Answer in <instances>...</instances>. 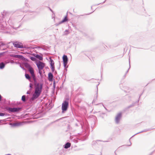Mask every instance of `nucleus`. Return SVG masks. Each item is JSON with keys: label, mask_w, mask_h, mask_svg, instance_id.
Listing matches in <instances>:
<instances>
[{"label": "nucleus", "mask_w": 155, "mask_h": 155, "mask_svg": "<svg viewBox=\"0 0 155 155\" xmlns=\"http://www.w3.org/2000/svg\"><path fill=\"white\" fill-rule=\"evenodd\" d=\"M97 96H98V89L97 88V92L94 95V99L93 100V101L92 102V104H94V103H95V101L97 99Z\"/></svg>", "instance_id": "obj_18"}, {"label": "nucleus", "mask_w": 155, "mask_h": 155, "mask_svg": "<svg viewBox=\"0 0 155 155\" xmlns=\"http://www.w3.org/2000/svg\"><path fill=\"white\" fill-rule=\"evenodd\" d=\"M129 69H128V70L126 72L125 75H126L127 74V73L128 72L129 69L130 68V58H129Z\"/></svg>", "instance_id": "obj_34"}, {"label": "nucleus", "mask_w": 155, "mask_h": 155, "mask_svg": "<svg viewBox=\"0 0 155 155\" xmlns=\"http://www.w3.org/2000/svg\"><path fill=\"white\" fill-rule=\"evenodd\" d=\"M11 155V154H7L6 155Z\"/></svg>", "instance_id": "obj_59"}, {"label": "nucleus", "mask_w": 155, "mask_h": 155, "mask_svg": "<svg viewBox=\"0 0 155 155\" xmlns=\"http://www.w3.org/2000/svg\"><path fill=\"white\" fill-rule=\"evenodd\" d=\"M0 47L2 46H4L5 45V44H4L3 43V42H2V41H1V42H0Z\"/></svg>", "instance_id": "obj_37"}, {"label": "nucleus", "mask_w": 155, "mask_h": 155, "mask_svg": "<svg viewBox=\"0 0 155 155\" xmlns=\"http://www.w3.org/2000/svg\"><path fill=\"white\" fill-rule=\"evenodd\" d=\"M11 42L13 44L14 47L16 48H24L23 44L21 42H20L17 41H12ZM25 48V47H24Z\"/></svg>", "instance_id": "obj_5"}, {"label": "nucleus", "mask_w": 155, "mask_h": 155, "mask_svg": "<svg viewBox=\"0 0 155 155\" xmlns=\"http://www.w3.org/2000/svg\"><path fill=\"white\" fill-rule=\"evenodd\" d=\"M55 81H54V82L53 83V86L54 87H55Z\"/></svg>", "instance_id": "obj_46"}, {"label": "nucleus", "mask_w": 155, "mask_h": 155, "mask_svg": "<svg viewBox=\"0 0 155 155\" xmlns=\"http://www.w3.org/2000/svg\"><path fill=\"white\" fill-rule=\"evenodd\" d=\"M33 84H32L31 83H30L29 84V87H30V88L29 91H28L27 92L26 94H28L30 95V96H31V89L33 88Z\"/></svg>", "instance_id": "obj_13"}, {"label": "nucleus", "mask_w": 155, "mask_h": 155, "mask_svg": "<svg viewBox=\"0 0 155 155\" xmlns=\"http://www.w3.org/2000/svg\"><path fill=\"white\" fill-rule=\"evenodd\" d=\"M54 74H57V72L56 71H54Z\"/></svg>", "instance_id": "obj_51"}, {"label": "nucleus", "mask_w": 155, "mask_h": 155, "mask_svg": "<svg viewBox=\"0 0 155 155\" xmlns=\"http://www.w3.org/2000/svg\"><path fill=\"white\" fill-rule=\"evenodd\" d=\"M6 110L9 113L18 112L21 110L22 108L21 107H6Z\"/></svg>", "instance_id": "obj_3"}, {"label": "nucleus", "mask_w": 155, "mask_h": 155, "mask_svg": "<svg viewBox=\"0 0 155 155\" xmlns=\"http://www.w3.org/2000/svg\"><path fill=\"white\" fill-rule=\"evenodd\" d=\"M34 55L35 57H36V58H37L39 60L42 61L43 59V57L42 56L39 55L38 54H34Z\"/></svg>", "instance_id": "obj_17"}, {"label": "nucleus", "mask_w": 155, "mask_h": 155, "mask_svg": "<svg viewBox=\"0 0 155 155\" xmlns=\"http://www.w3.org/2000/svg\"><path fill=\"white\" fill-rule=\"evenodd\" d=\"M11 63L12 64V63H14V61H13L12 62H11Z\"/></svg>", "instance_id": "obj_56"}, {"label": "nucleus", "mask_w": 155, "mask_h": 155, "mask_svg": "<svg viewBox=\"0 0 155 155\" xmlns=\"http://www.w3.org/2000/svg\"><path fill=\"white\" fill-rule=\"evenodd\" d=\"M25 67L27 68V69H31L32 67L27 62H24L23 63Z\"/></svg>", "instance_id": "obj_16"}, {"label": "nucleus", "mask_w": 155, "mask_h": 155, "mask_svg": "<svg viewBox=\"0 0 155 155\" xmlns=\"http://www.w3.org/2000/svg\"><path fill=\"white\" fill-rule=\"evenodd\" d=\"M62 118H61L60 119H61ZM60 120V119H59ZM59 120V119H58V120H57L55 121H54V122H51V123H50L49 124H48L47 126H46V127H48L50 126V125H51L52 124H53V123H55L58 121Z\"/></svg>", "instance_id": "obj_26"}, {"label": "nucleus", "mask_w": 155, "mask_h": 155, "mask_svg": "<svg viewBox=\"0 0 155 155\" xmlns=\"http://www.w3.org/2000/svg\"><path fill=\"white\" fill-rule=\"evenodd\" d=\"M4 33L6 34H8L11 35H13L14 34V32L11 31H6L4 32Z\"/></svg>", "instance_id": "obj_31"}, {"label": "nucleus", "mask_w": 155, "mask_h": 155, "mask_svg": "<svg viewBox=\"0 0 155 155\" xmlns=\"http://www.w3.org/2000/svg\"><path fill=\"white\" fill-rule=\"evenodd\" d=\"M20 67H21L22 69L23 70H25V69L24 68V67H22V66H21V64H20Z\"/></svg>", "instance_id": "obj_42"}, {"label": "nucleus", "mask_w": 155, "mask_h": 155, "mask_svg": "<svg viewBox=\"0 0 155 155\" xmlns=\"http://www.w3.org/2000/svg\"><path fill=\"white\" fill-rule=\"evenodd\" d=\"M62 59L64 67L66 69L68 67V66H67L68 62V59L67 56L66 55L64 54L62 57ZM66 70L67 71V69H66Z\"/></svg>", "instance_id": "obj_6"}, {"label": "nucleus", "mask_w": 155, "mask_h": 155, "mask_svg": "<svg viewBox=\"0 0 155 155\" xmlns=\"http://www.w3.org/2000/svg\"><path fill=\"white\" fill-rule=\"evenodd\" d=\"M102 114H104V113H102Z\"/></svg>", "instance_id": "obj_63"}, {"label": "nucleus", "mask_w": 155, "mask_h": 155, "mask_svg": "<svg viewBox=\"0 0 155 155\" xmlns=\"http://www.w3.org/2000/svg\"><path fill=\"white\" fill-rule=\"evenodd\" d=\"M38 73L39 74L40 76L41 77V78H42L43 77V74H42V72L41 71L42 69H38Z\"/></svg>", "instance_id": "obj_28"}, {"label": "nucleus", "mask_w": 155, "mask_h": 155, "mask_svg": "<svg viewBox=\"0 0 155 155\" xmlns=\"http://www.w3.org/2000/svg\"><path fill=\"white\" fill-rule=\"evenodd\" d=\"M48 79L49 81H52L54 80L53 78V75L51 72H49L48 74Z\"/></svg>", "instance_id": "obj_12"}, {"label": "nucleus", "mask_w": 155, "mask_h": 155, "mask_svg": "<svg viewBox=\"0 0 155 155\" xmlns=\"http://www.w3.org/2000/svg\"><path fill=\"white\" fill-rule=\"evenodd\" d=\"M38 83H37V80L34 81L33 84L35 85V86H36V85H37L38 84Z\"/></svg>", "instance_id": "obj_35"}, {"label": "nucleus", "mask_w": 155, "mask_h": 155, "mask_svg": "<svg viewBox=\"0 0 155 155\" xmlns=\"http://www.w3.org/2000/svg\"><path fill=\"white\" fill-rule=\"evenodd\" d=\"M4 22L3 19L2 18H0V23H2Z\"/></svg>", "instance_id": "obj_39"}, {"label": "nucleus", "mask_w": 155, "mask_h": 155, "mask_svg": "<svg viewBox=\"0 0 155 155\" xmlns=\"http://www.w3.org/2000/svg\"><path fill=\"white\" fill-rule=\"evenodd\" d=\"M114 153L115 154V155H117L116 153V151H114Z\"/></svg>", "instance_id": "obj_57"}, {"label": "nucleus", "mask_w": 155, "mask_h": 155, "mask_svg": "<svg viewBox=\"0 0 155 155\" xmlns=\"http://www.w3.org/2000/svg\"><path fill=\"white\" fill-rule=\"evenodd\" d=\"M69 99L68 98H66L62 104V113H64L68 110L69 106Z\"/></svg>", "instance_id": "obj_2"}, {"label": "nucleus", "mask_w": 155, "mask_h": 155, "mask_svg": "<svg viewBox=\"0 0 155 155\" xmlns=\"http://www.w3.org/2000/svg\"><path fill=\"white\" fill-rule=\"evenodd\" d=\"M33 79L34 81H37V79L36 77L35 78H33Z\"/></svg>", "instance_id": "obj_45"}, {"label": "nucleus", "mask_w": 155, "mask_h": 155, "mask_svg": "<svg viewBox=\"0 0 155 155\" xmlns=\"http://www.w3.org/2000/svg\"><path fill=\"white\" fill-rule=\"evenodd\" d=\"M99 141H102L103 142H107V141H102L99 140H97L96 141H93L92 143V146L95 145L97 143L98 144V142Z\"/></svg>", "instance_id": "obj_20"}, {"label": "nucleus", "mask_w": 155, "mask_h": 155, "mask_svg": "<svg viewBox=\"0 0 155 155\" xmlns=\"http://www.w3.org/2000/svg\"><path fill=\"white\" fill-rule=\"evenodd\" d=\"M28 11H26V10H25V11H24H24H23V12H28Z\"/></svg>", "instance_id": "obj_50"}, {"label": "nucleus", "mask_w": 155, "mask_h": 155, "mask_svg": "<svg viewBox=\"0 0 155 155\" xmlns=\"http://www.w3.org/2000/svg\"><path fill=\"white\" fill-rule=\"evenodd\" d=\"M71 146V144L69 142H67L64 146V147L65 149H68Z\"/></svg>", "instance_id": "obj_19"}, {"label": "nucleus", "mask_w": 155, "mask_h": 155, "mask_svg": "<svg viewBox=\"0 0 155 155\" xmlns=\"http://www.w3.org/2000/svg\"><path fill=\"white\" fill-rule=\"evenodd\" d=\"M86 140V139H84V140H83V141H84V140Z\"/></svg>", "instance_id": "obj_62"}, {"label": "nucleus", "mask_w": 155, "mask_h": 155, "mask_svg": "<svg viewBox=\"0 0 155 155\" xmlns=\"http://www.w3.org/2000/svg\"><path fill=\"white\" fill-rule=\"evenodd\" d=\"M142 94V93L140 95V96H139V99L140 98V97H141V95Z\"/></svg>", "instance_id": "obj_53"}, {"label": "nucleus", "mask_w": 155, "mask_h": 155, "mask_svg": "<svg viewBox=\"0 0 155 155\" xmlns=\"http://www.w3.org/2000/svg\"><path fill=\"white\" fill-rule=\"evenodd\" d=\"M10 56L11 57H13L16 58H18L20 60H22L24 61H28V59L24 57V56L22 55L19 54H11L10 55Z\"/></svg>", "instance_id": "obj_4"}, {"label": "nucleus", "mask_w": 155, "mask_h": 155, "mask_svg": "<svg viewBox=\"0 0 155 155\" xmlns=\"http://www.w3.org/2000/svg\"><path fill=\"white\" fill-rule=\"evenodd\" d=\"M130 91H131V89H130L129 87H127L125 88L124 91L126 92H129Z\"/></svg>", "instance_id": "obj_25"}, {"label": "nucleus", "mask_w": 155, "mask_h": 155, "mask_svg": "<svg viewBox=\"0 0 155 155\" xmlns=\"http://www.w3.org/2000/svg\"><path fill=\"white\" fill-rule=\"evenodd\" d=\"M155 129V128H149V129H144L142 131H140L139 132H138L136 134H134V135H133L132 137H133L134 136H135V135L137 134H139L140 133H142V132H147V131H150L151 130H152V129Z\"/></svg>", "instance_id": "obj_14"}, {"label": "nucleus", "mask_w": 155, "mask_h": 155, "mask_svg": "<svg viewBox=\"0 0 155 155\" xmlns=\"http://www.w3.org/2000/svg\"><path fill=\"white\" fill-rule=\"evenodd\" d=\"M5 50V49H3V50Z\"/></svg>", "instance_id": "obj_61"}, {"label": "nucleus", "mask_w": 155, "mask_h": 155, "mask_svg": "<svg viewBox=\"0 0 155 155\" xmlns=\"http://www.w3.org/2000/svg\"><path fill=\"white\" fill-rule=\"evenodd\" d=\"M31 60L32 61H35L36 60V57H35L31 56L30 57Z\"/></svg>", "instance_id": "obj_32"}, {"label": "nucleus", "mask_w": 155, "mask_h": 155, "mask_svg": "<svg viewBox=\"0 0 155 155\" xmlns=\"http://www.w3.org/2000/svg\"><path fill=\"white\" fill-rule=\"evenodd\" d=\"M103 105V107H104V108L107 110V108L103 105V104H102Z\"/></svg>", "instance_id": "obj_49"}, {"label": "nucleus", "mask_w": 155, "mask_h": 155, "mask_svg": "<svg viewBox=\"0 0 155 155\" xmlns=\"http://www.w3.org/2000/svg\"><path fill=\"white\" fill-rule=\"evenodd\" d=\"M42 86L43 84H40L39 83H38V84L35 86V92L33 94L32 97L30 99V101L31 102L34 101L39 97L42 92Z\"/></svg>", "instance_id": "obj_1"}, {"label": "nucleus", "mask_w": 155, "mask_h": 155, "mask_svg": "<svg viewBox=\"0 0 155 155\" xmlns=\"http://www.w3.org/2000/svg\"><path fill=\"white\" fill-rule=\"evenodd\" d=\"M28 71L31 74L34 73V70L32 67L31 69H28Z\"/></svg>", "instance_id": "obj_27"}, {"label": "nucleus", "mask_w": 155, "mask_h": 155, "mask_svg": "<svg viewBox=\"0 0 155 155\" xmlns=\"http://www.w3.org/2000/svg\"><path fill=\"white\" fill-rule=\"evenodd\" d=\"M2 121V120H0V123H1V121Z\"/></svg>", "instance_id": "obj_60"}, {"label": "nucleus", "mask_w": 155, "mask_h": 155, "mask_svg": "<svg viewBox=\"0 0 155 155\" xmlns=\"http://www.w3.org/2000/svg\"><path fill=\"white\" fill-rule=\"evenodd\" d=\"M68 20V18H67V14L66 15L63 19L61 21H60L58 24H56V25L57 26L58 25L61 24L62 23H63L64 22H66Z\"/></svg>", "instance_id": "obj_11"}, {"label": "nucleus", "mask_w": 155, "mask_h": 155, "mask_svg": "<svg viewBox=\"0 0 155 155\" xmlns=\"http://www.w3.org/2000/svg\"><path fill=\"white\" fill-rule=\"evenodd\" d=\"M5 115L8 116H9V115L8 114H5V113L0 112V116H4Z\"/></svg>", "instance_id": "obj_30"}, {"label": "nucleus", "mask_w": 155, "mask_h": 155, "mask_svg": "<svg viewBox=\"0 0 155 155\" xmlns=\"http://www.w3.org/2000/svg\"><path fill=\"white\" fill-rule=\"evenodd\" d=\"M83 125L82 123H80L81 127L83 128V127H85L86 129L88 128L89 127L88 123L87 122H83Z\"/></svg>", "instance_id": "obj_15"}, {"label": "nucleus", "mask_w": 155, "mask_h": 155, "mask_svg": "<svg viewBox=\"0 0 155 155\" xmlns=\"http://www.w3.org/2000/svg\"><path fill=\"white\" fill-rule=\"evenodd\" d=\"M153 153V152H152L149 155H151Z\"/></svg>", "instance_id": "obj_55"}, {"label": "nucleus", "mask_w": 155, "mask_h": 155, "mask_svg": "<svg viewBox=\"0 0 155 155\" xmlns=\"http://www.w3.org/2000/svg\"><path fill=\"white\" fill-rule=\"evenodd\" d=\"M35 64L38 69L42 70L45 65V63L39 61H36Z\"/></svg>", "instance_id": "obj_7"}, {"label": "nucleus", "mask_w": 155, "mask_h": 155, "mask_svg": "<svg viewBox=\"0 0 155 155\" xmlns=\"http://www.w3.org/2000/svg\"><path fill=\"white\" fill-rule=\"evenodd\" d=\"M58 69H60V67H59V68H58Z\"/></svg>", "instance_id": "obj_64"}, {"label": "nucleus", "mask_w": 155, "mask_h": 155, "mask_svg": "<svg viewBox=\"0 0 155 155\" xmlns=\"http://www.w3.org/2000/svg\"><path fill=\"white\" fill-rule=\"evenodd\" d=\"M94 11H94H93V12H91V13H88V14H87V15H89V14H91V13H92Z\"/></svg>", "instance_id": "obj_54"}, {"label": "nucleus", "mask_w": 155, "mask_h": 155, "mask_svg": "<svg viewBox=\"0 0 155 155\" xmlns=\"http://www.w3.org/2000/svg\"><path fill=\"white\" fill-rule=\"evenodd\" d=\"M2 96L0 94V101H1L2 100Z\"/></svg>", "instance_id": "obj_47"}, {"label": "nucleus", "mask_w": 155, "mask_h": 155, "mask_svg": "<svg viewBox=\"0 0 155 155\" xmlns=\"http://www.w3.org/2000/svg\"><path fill=\"white\" fill-rule=\"evenodd\" d=\"M65 32H68L67 33H65V35H67L68 34V30H65Z\"/></svg>", "instance_id": "obj_43"}, {"label": "nucleus", "mask_w": 155, "mask_h": 155, "mask_svg": "<svg viewBox=\"0 0 155 155\" xmlns=\"http://www.w3.org/2000/svg\"><path fill=\"white\" fill-rule=\"evenodd\" d=\"M8 62L5 61L1 62H0V69L2 70L4 68L6 64Z\"/></svg>", "instance_id": "obj_10"}, {"label": "nucleus", "mask_w": 155, "mask_h": 155, "mask_svg": "<svg viewBox=\"0 0 155 155\" xmlns=\"http://www.w3.org/2000/svg\"><path fill=\"white\" fill-rule=\"evenodd\" d=\"M28 4L26 3V4H25V5H26V6H25V7H28Z\"/></svg>", "instance_id": "obj_48"}, {"label": "nucleus", "mask_w": 155, "mask_h": 155, "mask_svg": "<svg viewBox=\"0 0 155 155\" xmlns=\"http://www.w3.org/2000/svg\"><path fill=\"white\" fill-rule=\"evenodd\" d=\"M21 125V124L18 123H14L12 125V127H15L19 126V125Z\"/></svg>", "instance_id": "obj_23"}, {"label": "nucleus", "mask_w": 155, "mask_h": 155, "mask_svg": "<svg viewBox=\"0 0 155 155\" xmlns=\"http://www.w3.org/2000/svg\"><path fill=\"white\" fill-rule=\"evenodd\" d=\"M107 0H105V1L104 2H102V3H99V4H98L96 5H99L100 4H103L105 2L107 1Z\"/></svg>", "instance_id": "obj_40"}, {"label": "nucleus", "mask_w": 155, "mask_h": 155, "mask_svg": "<svg viewBox=\"0 0 155 155\" xmlns=\"http://www.w3.org/2000/svg\"><path fill=\"white\" fill-rule=\"evenodd\" d=\"M31 75L33 78H35L36 77L34 73L32 74H31Z\"/></svg>", "instance_id": "obj_41"}, {"label": "nucleus", "mask_w": 155, "mask_h": 155, "mask_svg": "<svg viewBox=\"0 0 155 155\" xmlns=\"http://www.w3.org/2000/svg\"><path fill=\"white\" fill-rule=\"evenodd\" d=\"M125 98L127 99L128 101H130L131 97L130 96H127L125 97Z\"/></svg>", "instance_id": "obj_33"}, {"label": "nucleus", "mask_w": 155, "mask_h": 155, "mask_svg": "<svg viewBox=\"0 0 155 155\" xmlns=\"http://www.w3.org/2000/svg\"><path fill=\"white\" fill-rule=\"evenodd\" d=\"M6 52H3L0 53V58L3 56L5 53Z\"/></svg>", "instance_id": "obj_36"}, {"label": "nucleus", "mask_w": 155, "mask_h": 155, "mask_svg": "<svg viewBox=\"0 0 155 155\" xmlns=\"http://www.w3.org/2000/svg\"><path fill=\"white\" fill-rule=\"evenodd\" d=\"M31 97L30 98L28 95L26 96L25 95H23L22 96L21 100L23 102H25L29 99V101L31 103L32 101L31 102L30 101V99Z\"/></svg>", "instance_id": "obj_9"}, {"label": "nucleus", "mask_w": 155, "mask_h": 155, "mask_svg": "<svg viewBox=\"0 0 155 155\" xmlns=\"http://www.w3.org/2000/svg\"><path fill=\"white\" fill-rule=\"evenodd\" d=\"M49 59H50V66L54 65V63L53 60L51 59V58L50 57L49 58Z\"/></svg>", "instance_id": "obj_22"}, {"label": "nucleus", "mask_w": 155, "mask_h": 155, "mask_svg": "<svg viewBox=\"0 0 155 155\" xmlns=\"http://www.w3.org/2000/svg\"><path fill=\"white\" fill-rule=\"evenodd\" d=\"M49 9L51 12H53L52 10L50 8H49Z\"/></svg>", "instance_id": "obj_52"}, {"label": "nucleus", "mask_w": 155, "mask_h": 155, "mask_svg": "<svg viewBox=\"0 0 155 155\" xmlns=\"http://www.w3.org/2000/svg\"><path fill=\"white\" fill-rule=\"evenodd\" d=\"M50 66V68L51 70L52 71V72H53L55 70L54 65H51Z\"/></svg>", "instance_id": "obj_29"}, {"label": "nucleus", "mask_w": 155, "mask_h": 155, "mask_svg": "<svg viewBox=\"0 0 155 155\" xmlns=\"http://www.w3.org/2000/svg\"><path fill=\"white\" fill-rule=\"evenodd\" d=\"M122 117V113H119L117 114L115 118V123L118 124L119 123L120 119Z\"/></svg>", "instance_id": "obj_8"}, {"label": "nucleus", "mask_w": 155, "mask_h": 155, "mask_svg": "<svg viewBox=\"0 0 155 155\" xmlns=\"http://www.w3.org/2000/svg\"><path fill=\"white\" fill-rule=\"evenodd\" d=\"M129 140V144H128L127 145V146H130L131 145V143L130 141V139Z\"/></svg>", "instance_id": "obj_38"}, {"label": "nucleus", "mask_w": 155, "mask_h": 155, "mask_svg": "<svg viewBox=\"0 0 155 155\" xmlns=\"http://www.w3.org/2000/svg\"><path fill=\"white\" fill-rule=\"evenodd\" d=\"M25 76L26 78L27 79H28L29 80L30 79L31 77L29 74L26 73L25 74Z\"/></svg>", "instance_id": "obj_24"}, {"label": "nucleus", "mask_w": 155, "mask_h": 155, "mask_svg": "<svg viewBox=\"0 0 155 155\" xmlns=\"http://www.w3.org/2000/svg\"><path fill=\"white\" fill-rule=\"evenodd\" d=\"M139 101V99L136 102H133L131 104V105H130L129 106H128V107H127L126 108V109H129V108H131V107H134V106L135 103L136 102H137V103Z\"/></svg>", "instance_id": "obj_21"}, {"label": "nucleus", "mask_w": 155, "mask_h": 155, "mask_svg": "<svg viewBox=\"0 0 155 155\" xmlns=\"http://www.w3.org/2000/svg\"><path fill=\"white\" fill-rule=\"evenodd\" d=\"M75 125H76V126H78V124H75Z\"/></svg>", "instance_id": "obj_58"}, {"label": "nucleus", "mask_w": 155, "mask_h": 155, "mask_svg": "<svg viewBox=\"0 0 155 155\" xmlns=\"http://www.w3.org/2000/svg\"><path fill=\"white\" fill-rule=\"evenodd\" d=\"M36 48H41V49H43L44 50H45V49H44V48H41V47H36Z\"/></svg>", "instance_id": "obj_44"}]
</instances>
